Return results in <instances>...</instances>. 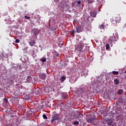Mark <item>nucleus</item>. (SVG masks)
<instances>
[{"mask_svg":"<svg viewBox=\"0 0 126 126\" xmlns=\"http://www.w3.org/2000/svg\"><path fill=\"white\" fill-rule=\"evenodd\" d=\"M118 38H119L118 33L116 32H114L113 33V35L108 40V43H109V44H112L113 42L118 41V40H117Z\"/></svg>","mask_w":126,"mask_h":126,"instance_id":"obj_1","label":"nucleus"},{"mask_svg":"<svg viewBox=\"0 0 126 126\" xmlns=\"http://www.w3.org/2000/svg\"><path fill=\"white\" fill-rule=\"evenodd\" d=\"M52 119L51 120V123H59L60 121H61V117L59 114L53 115L52 116Z\"/></svg>","mask_w":126,"mask_h":126,"instance_id":"obj_2","label":"nucleus"},{"mask_svg":"<svg viewBox=\"0 0 126 126\" xmlns=\"http://www.w3.org/2000/svg\"><path fill=\"white\" fill-rule=\"evenodd\" d=\"M75 51L77 52H83V46L81 43H78L75 45Z\"/></svg>","mask_w":126,"mask_h":126,"instance_id":"obj_3","label":"nucleus"},{"mask_svg":"<svg viewBox=\"0 0 126 126\" xmlns=\"http://www.w3.org/2000/svg\"><path fill=\"white\" fill-rule=\"evenodd\" d=\"M95 120H96V118H95V117H92L89 118V119H88L87 120V122L88 123H92L95 122Z\"/></svg>","mask_w":126,"mask_h":126,"instance_id":"obj_4","label":"nucleus"},{"mask_svg":"<svg viewBox=\"0 0 126 126\" xmlns=\"http://www.w3.org/2000/svg\"><path fill=\"white\" fill-rule=\"evenodd\" d=\"M32 32H33V33H34V34L35 36H37L38 35H39V33H40V30H39L37 29H34L32 30Z\"/></svg>","mask_w":126,"mask_h":126,"instance_id":"obj_5","label":"nucleus"},{"mask_svg":"<svg viewBox=\"0 0 126 126\" xmlns=\"http://www.w3.org/2000/svg\"><path fill=\"white\" fill-rule=\"evenodd\" d=\"M76 32H77V33H80L82 32V29H81V27H77L76 28Z\"/></svg>","mask_w":126,"mask_h":126,"instance_id":"obj_6","label":"nucleus"},{"mask_svg":"<svg viewBox=\"0 0 126 126\" xmlns=\"http://www.w3.org/2000/svg\"><path fill=\"white\" fill-rule=\"evenodd\" d=\"M115 21L116 23H119L121 22V17L120 16L118 15L115 18Z\"/></svg>","mask_w":126,"mask_h":126,"instance_id":"obj_7","label":"nucleus"},{"mask_svg":"<svg viewBox=\"0 0 126 126\" xmlns=\"http://www.w3.org/2000/svg\"><path fill=\"white\" fill-rule=\"evenodd\" d=\"M39 77L40 79H46V78L47 77V75H46V74H42L40 75Z\"/></svg>","mask_w":126,"mask_h":126,"instance_id":"obj_8","label":"nucleus"},{"mask_svg":"<svg viewBox=\"0 0 126 126\" xmlns=\"http://www.w3.org/2000/svg\"><path fill=\"white\" fill-rule=\"evenodd\" d=\"M90 15L92 17H96V15H97V13L95 12L92 11L90 12Z\"/></svg>","mask_w":126,"mask_h":126,"instance_id":"obj_9","label":"nucleus"},{"mask_svg":"<svg viewBox=\"0 0 126 126\" xmlns=\"http://www.w3.org/2000/svg\"><path fill=\"white\" fill-rule=\"evenodd\" d=\"M27 81L29 83H30V82H32V77H31V76H28L27 78Z\"/></svg>","mask_w":126,"mask_h":126,"instance_id":"obj_10","label":"nucleus"},{"mask_svg":"<svg viewBox=\"0 0 126 126\" xmlns=\"http://www.w3.org/2000/svg\"><path fill=\"white\" fill-rule=\"evenodd\" d=\"M114 84L115 85H118V84H120V81L118 79V78H116L114 80Z\"/></svg>","mask_w":126,"mask_h":126,"instance_id":"obj_11","label":"nucleus"},{"mask_svg":"<svg viewBox=\"0 0 126 126\" xmlns=\"http://www.w3.org/2000/svg\"><path fill=\"white\" fill-rule=\"evenodd\" d=\"M124 93V90L123 89H120L118 91V94L121 95Z\"/></svg>","mask_w":126,"mask_h":126,"instance_id":"obj_12","label":"nucleus"},{"mask_svg":"<svg viewBox=\"0 0 126 126\" xmlns=\"http://www.w3.org/2000/svg\"><path fill=\"white\" fill-rule=\"evenodd\" d=\"M84 90H85V88H84V87L80 88V89H78V91L79 92H80V93H82V92H84Z\"/></svg>","mask_w":126,"mask_h":126,"instance_id":"obj_13","label":"nucleus"},{"mask_svg":"<svg viewBox=\"0 0 126 126\" xmlns=\"http://www.w3.org/2000/svg\"><path fill=\"white\" fill-rule=\"evenodd\" d=\"M29 44H30V46H31L32 47H33V46H34V45H35V41L32 40V41L29 42Z\"/></svg>","mask_w":126,"mask_h":126,"instance_id":"obj_14","label":"nucleus"},{"mask_svg":"<svg viewBox=\"0 0 126 126\" xmlns=\"http://www.w3.org/2000/svg\"><path fill=\"white\" fill-rule=\"evenodd\" d=\"M112 73L114 75H117L119 74V71H112Z\"/></svg>","mask_w":126,"mask_h":126,"instance_id":"obj_15","label":"nucleus"},{"mask_svg":"<svg viewBox=\"0 0 126 126\" xmlns=\"http://www.w3.org/2000/svg\"><path fill=\"white\" fill-rule=\"evenodd\" d=\"M60 80L62 82H63L64 80H65V77L62 76Z\"/></svg>","mask_w":126,"mask_h":126,"instance_id":"obj_16","label":"nucleus"},{"mask_svg":"<svg viewBox=\"0 0 126 126\" xmlns=\"http://www.w3.org/2000/svg\"><path fill=\"white\" fill-rule=\"evenodd\" d=\"M40 61L42 62V63H45V62L47 61V60L46 59V58H43L42 59H41Z\"/></svg>","mask_w":126,"mask_h":126,"instance_id":"obj_17","label":"nucleus"},{"mask_svg":"<svg viewBox=\"0 0 126 126\" xmlns=\"http://www.w3.org/2000/svg\"><path fill=\"white\" fill-rule=\"evenodd\" d=\"M73 125H74V126H78L79 122L78 121H75L74 122Z\"/></svg>","mask_w":126,"mask_h":126,"instance_id":"obj_18","label":"nucleus"},{"mask_svg":"<svg viewBox=\"0 0 126 126\" xmlns=\"http://www.w3.org/2000/svg\"><path fill=\"white\" fill-rule=\"evenodd\" d=\"M87 1H88L89 4H90V3H93V0H87Z\"/></svg>","mask_w":126,"mask_h":126,"instance_id":"obj_19","label":"nucleus"},{"mask_svg":"<svg viewBox=\"0 0 126 126\" xmlns=\"http://www.w3.org/2000/svg\"><path fill=\"white\" fill-rule=\"evenodd\" d=\"M109 48H110V45H109V44H107L106 45V50H109Z\"/></svg>","mask_w":126,"mask_h":126,"instance_id":"obj_20","label":"nucleus"},{"mask_svg":"<svg viewBox=\"0 0 126 126\" xmlns=\"http://www.w3.org/2000/svg\"><path fill=\"white\" fill-rule=\"evenodd\" d=\"M105 28V25H104L103 24L101 25L100 26V29H104Z\"/></svg>","mask_w":126,"mask_h":126,"instance_id":"obj_21","label":"nucleus"},{"mask_svg":"<svg viewBox=\"0 0 126 126\" xmlns=\"http://www.w3.org/2000/svg\"><path fill=\"white\" fill-rule=\"evenodd\" d=\"M42 117H43V119H44L45 120H47L48 119L47 115H46L45 114H43Z\"/></svg>","mask_w":126,"mask_h":126,"instance_id":"obj_22","label":"nucleus"},{"mask_svg":"<svg viewBox=\"0 0 126 126\" xmlns=\"http://www.w3.org/2000/svg\"><path fill=\"white\" fill-rule=\"evenodd\" d=\"M71 33L72 35H74V33H75V31H74V30H72L71 32Z\"/></svg>","mask_w":126,"mask_h":126,"instance_id":"obj_23","label":"nucleus"},{"mask_svg":"<svg viewBox=\"0 0 126 126\" xmlns=\"http://www.w3.org/2000/svg\"><path fill=\"white\" fill-rule=\"evenodd\" d=\"M19 42H20V40H19L18 39H16L15 43H19Z\"/></svg>","mask_w":126,"mask_h":126,"instance_id":"obj_24","label":"nucleus"},{"mask_svg":"<svg viewBox=\"0 0 126 126\" xmlns=\"http://www.w3.org/2000/svg\"><path fill=\"white\" fill-rule=\"evenodd\" d=\"M4 101H5V103H8V100L5 98H4Z\"/></svg>","mask_w":126,"mask_h":126,"instance_id":"obj_25","label":"nucleus"},{"mask_svg":"<svg viewBox=\"0 0 126 126\" xmlns=\"http://www.w3.org/2000/svg\"><path fill=\"white\" fill-rule=\"evenodd\" d=\"M25 18L26 19H30V17H28V16H25Z\"/></svg>","mask_w":126,"mask_h":126,"instance_id":"obj_26","label":"nucleus"},{"mask_svg":"<svg viewBox=\"0 0 126 126\" xmlns=\"http://www.w3.org/2000/svg\"><path fill=\"white\" fill-rule=\"evenodd\" d=\"M77 3H78V4H80V3H81V1H78Z\"/></svg>","mask_w":126,"mask_h":126,"instance_id":"obj_27","label":"nucleus"},{"mask_svg":"<svg viewBox=\"0 0 126 126\" xmlns=\"http://www.w3.org/2000/svg\"><path fill=\"white\" fill-rule=\"evenodd\" d=\"M57 57H59L60 56V54L59 53H57L56 54Z\"/></svg>","mask_w":126,"mask_h":126,"instance_id":"obj_28","label":"nucleus"},{"mask_svg":"<svg viewBox=\"0 0 126 126\" xmlns=\"http://www.w3.org/2000/svg\"><path fill=\"white\" fill-rule=\"evenodd\" d=\"M11 118H14V115H11Z\"/></svg>","mask_w":126,"mask_h":126,"instance_id":"obj_29","label":"nucleus"},{"mask_svg":"<svg viewBox=\"0 0 126 126\" xmlns=\"http://www.w3.org/2000/svg\"><path fill=\"white\" fill-rule=\"evenodd\" d=\"M2 57H3V55H2V56H1V59H2Z\"/></svg>","mask_w":126,"mask_h":126,"instance_id":"obj_30","label":"nucleus"},{"mask_svg":"<svg viewBox=\"0 0 126 126\" xmlns=\"http://www.w3.org/2000/svg\"><path fill=\"white\" fill-rule=\"evenodd\" d=\"M108 124V122H106L105 123V124Z\"/></svg>","mask_w":126,"mask_h":126,"instance_id":"obj_31","label":"nucleus"},{"mask_svg":"<svg viewBox=\"0 0 126 126\" xmlns=\"http://www.w3.org/2000/svg\"><path fill=\"white\" fill-rule=\"evenodd\" d=\"M67 97V95H66V96H65V97Z\"/></svg>","mask_w":126,"mask_h":126,"instance_id":"obj_32","label":"nucleus"},{"mask_svg":"<svg viewBox=\"0 0 126 126\" xmlns=\"http://www.w3.org/2000/svg\"><path fill=\"white\" fill-rule=\"evenodd\" d=\"M125 26H126V24H125Z\"/></svg>","mask_w":126,"mask_h":126,"instance_id":"obj_33","label":"nucleus"},{"mask_svg":"<svg viewBox=\"0 0 126 126\" xmlns=\"http://www.w3.org/2000/svg\"><path fill=\"white\" fill-rule=\"evenodd\" d=\"M112 21H114V20H112Z\"/></svg>","mask_w":126,"mask_h":126,"instance_id":"obj_34","label":"nucleus"}]
</instances>
